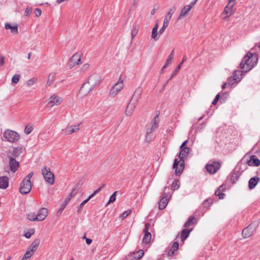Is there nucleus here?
Returning a JSON list of instances; mask_svg holds the SVG:
<instances>
[{
  "mask_svg": "<svg viewBox=\"0 0 260 260\" xmlns=\"http://www.w3.org/2000/svg\"><path fill=\"white\" fill-rule=\"evenodd\" d=\"M181 151L179 153V160L178 158H175L173 165V169L175 170V174L177 176L180 175L184 168V158L191 151L190 148L183 147L180 148Z\"/></svg>",
  "mask_w": 260,
  "mask_h": 260,
  "instance_id": "1",
  "label": "nucleus"
},
{
  "mask_svg": "<svg viewBox=\"0 0 260 260\" xmlns=\"http://www.w3.org/2000/svg\"><path fill=\"white\" fill-rule=\"evenodd\" d=\"M257 55L248 52L243 58L240 63V68L243 69V72L247 73L251 70L256 63Z\"/></svg>",
  "mask_w": 260,
  "mask_h": 260,
  "instance_id": "2",
  "label": "nucleus"
},
{
  "mask_svg": "<svg viewBox=\"0 0 260 260\" xmlns=\"http://www.w3.org/2000/svg\"><path fill=\"white\" fill-rule=\"evenodd\" d=\"M258 226L257 221H253L251 222L248 226L245 228L242 232V236L244 238L250 237L253 233L256 230Z\"/></svg>",
  "mask_w": 260,
  "mask_h": 260,
  "instance_id": "3",
  "label": "nucleus"
},
{
  "mask_svg": "<svg viewBox=\"0 0 260 260\" xmlns=\"http://www.w3.org/2000/svg\"><path fill=\"white\" fill-rule=\"evenodd\" d=\"M5 139L10 142L15 143L20 139L19 135L15 131L7 129L4 133Z\"/></svg>",
  "mask_w": 260,
  "mask_h": 260,
  "instance_id": "4",
  "label": "nucleus"
},
{
  "mask_svg": "<svg viewBox=\"0 0 260 260\" xmlns=\"http://www.w3.org/2000/svg\"><path fill=\"white\" fill-rule=\"evenodd\" d=\"M42 174L46 182L50 184L54 182V175L51 172L49 168L45 167L42 170Z\"/></svg>",
  "mask_w": 260,
  "mask_h": 260,
  "instance_id": "5",
  "label": "nucleus"
},
{
  "mask_svg": "<svg viewBox=\"0 0 260 260\" xmlns=\"http://www.w3.org/2000/svg\"><path fill=\"white\" fill-rule=\"evenodd\" d=\"M167 188L166 187L159 201L158 208L160 210L164 209L168 203L170 195L167 192Z\"/></svg>",
  "mask_w": 260,
  "mask_h": 260,
  "instance_id": "6",
  "label": "nucleus"
},
{
  "mask_svg": "<svg viewBox=\"0 0 260 260\" xmlns=\"http://www.w3.org/2000/svg\"><path fill=\"white\" fill-rule=\"evenodd\" d=\"M31 189V182L23 179L22 182L20 184L19 192L22 194H26L29 193Z\"/></svg>",
  "mask_w": 260,
  "mask_h": 260,
  "instance_id": "7",
  "label": "nucleus"
},
{
  "mask_svg": "<svg viewBox=\"0 0 260 260\" xmlns=\"http://www.w3.org/2000/svg\"><path fill=\"white\" fill-rule=\"evenodd\" d=\"M101 80L102 79L101 76L98 74H93L89 76L88 79V81L94 88L100 85Z\"/></svg>",
  "mask_w": 260,
  "mask_h": 260,
  "instance_id": "8",
  "label": "nucleus"
},
{
  "mask_svg": "<svg viewBox=\"0 0 260 260\" xmlns=\"http://www.w3.org/2000/svg\"><path fill=\"white\" fill-rule=\"evenodd\" d=\"M120 79H119V81H118L116 83H115L114 86L111 88L110 91V94L112 96H114L120 92L121 89L123 87V84L122 80L120 81Z\"/></svg>",
  "mask_w": 260,
  "mask_h": 260,
  "instance_id": "9",
  "label": "nucleus"
},
{
  "mask_svg": "<svg viewBox=\"0 0 260 260\" xmlns=\"http://www.w3.org/2000/svg\"><path fill=\"white\" fill-rule=\"evenodd\" d=\"M206 169L210 174L215 173L220 168V164L219 162L214 161L212 164H207Z\"/></svg>",
  "mask_w": 260,
  "mask_h": 260,
  "instance_id": "10",
  "label": "nucleus"
},
{
  "mask_svg": "<svg viewBox=\"0 0 260 260\" xmlns=\"http://www.w3.org/2000/svg\"><path fill=\"white\" fill-rule=\"evenodd\" d=\"M62 99L59 96L53 94L51 95L48 100V104L50 105L52 107L53 106H58L62 103Z\"/></svg>",
  "mask_w": 260,
  "mask_h": 260,
  "instance_id": "11",
  "label": "nucleus"
},
{
  "mask_svg": "<svg viewBox=\"0 0 260 260\" xmlns=\"http://www.w3.org/2000/svg\"><path fill=\"white\" fill-rule=\"evenodd\" d=\"M93 89V87L90 85L87 80L80 88V92L82 93L84 95H86L91 92Z\"/></svg>",
  "mask_w": 260,
  "mask_h": 260,
  "instance_id": "12",
  "label": "nucleus"
},
{
  "mask_svg": "<svg viewBox=\"0 0 260 260\" xmlns=\"http://www.w3.org/2000/svg\"><path fill=\"white\" fill-rule=\"evenodd\" d=\"M142 91V88L140 86L138 87L135 90L130 101L137 104L140 100Z\"/></svg>",
  "mask_w": 260,
  "mask_h": 260,
  "instance_id": "13",
  "label": "nucleus"
},
{
  "mask_svg": "<svg viewBox=\"0 0 260 260\" xmlns=\"http://www.w3.org/2000/svg\"><path fill=\"white\" fill-rule=\"evenodd\" d=\"M243 71H235L234 72L233 76L230 79L228 84L230 85H233L235 83H237L238 81L241 80L240 76L242 75Z\"/></svg>",
  "mask_w": 260,
  "mask_h": 260,
  "instance_id": "14",
  "label": "nucleus"
},
{
  "mask_svg": "<svg viewBox=\"0 0 260 260\" xmlns=\"http://www.w3.org/2000/svg\"><path fill=\"white\" fill-rule=\"evenodd\" d=\"M9 165L10 170L13 173L16 172L20 166L19 162L12 157L9 159Z\"/></svg>",
  "mask_w": 260,
  "mask_h": 260,
  "instance_id": "15",
  "label": "nucleus"
},
{
  "mask_svg": "<svg viewBox=\"0 0 260 260\" xmlns=\"http://www.w3.org/2000/svg\"><path fill=\"white\" fill-rule=\"evenodd\" d=\"M48 214V210L45 208H42L40 209L37 214V217L38 218V221L44 220Z\"/></svg>",
  "mask_w": 260,
  "mask_h": 260,
  "instance_id": "16",
  "label": "nucleus"
},
{
  "mask_svg": "<svg viewBox=\"0 0 260 260\" xmlns=\"http://www.w3.org/2000/svg\"><path fill=\"white\" fill-rule=\"evenodd\" d=\"M137 105V104L129 101L125 111V114L127 116H130L132 115Z\"/></svg>",
  "mask_w": 260,
  "mask_h": 260,
  "instance_id": "17",
  "label": "nucleus"
},
{
  "mask_svg": "<svg viewBox=\"0 0 260 260\" xmlns=\"http://www.w3.org/2000/svg\"><path fill=\"white\" fill-rule=\"evenodd\" d=\"M247 164L249 166L258 167L260 165V160L255 155L250 156V159L247 161Z\"/></svg>",
  "mask_w": 260,
  "mask_h": 260,
  "instance_id": "18",
  "label": "nucleus"
},
{
  "mask_svg": "<svg viewBox=\"0 0 260 260\" xmlns=\"http://www.w3.org/2000/svg\"><path fill=\"white\" fill-rule=\"evenodd\" d=\"M9 179L7 176L0 177V188L6 189L9 186Z\"/></svg>",
  "mask_w": 260,
  "mask_h": 260,
  "instance_id": "19",
  "label": "nucleus"
},
{
  "mask_svg": "<svg viewBox=\"0 0 260 260\" xmlns=\"http://www.w3.org/2000/svg\"><path fill=\"white\" fill-rule=\"evenodd\" d=\"M260 178L258 176L252 177L249 181L248 186L250 189L254 188L258 182L259 181Z\"/></svg>",
  "mask_w": 260,
  "mask_h": 260,
  "instance_id": "20",
  "label": "nucleus"
},
{
  "mask_svg": "<svg viewBox=\"0 0 260 260\" xmlns=\"http://www.w3.org/2000/svg\"><path fill=\"white\" fill-rule=\"evenodd\" d=\"M158 25V22H156L152 29L151 34V38L155 41L159 39V35H160L158 34V32H157Z\"/></svg>",
  "mask_w": 260,
  "mask_h": 260,
  "instance_id": "21",
  "label": "nucleus"
},
{
  "mask_svg": "<svg viewBox=\"0 0 260 260\" xmlns=\"http://www.w3.org/2000/svg\"><path fill=\"white\" fill-rule=\"evenodd\" d=\"M79 124L75 125L74 127L68 126L65 129V134L66 135H71L74 133L77 132L79 130Z\"/></svg>",
  "mask_w": 260,
  "mask_h": 260,
  "instance_id": "22",
  "label": "nucleus"
},
{
  "mask_svg": "<svg viewBox=\"0 0 260 260\" xmlns=\"http://www.w3.org/2000/svg\"><path fill=\"white\" fill-rule=\"evenodd\" d=\"M191 9V6H185L181 10L180 14L178 18V20L181 19L184 17L188 12Z\"/></svg>",
  "mask_w": 260,
  "mask_h": 260,
  "instance_id": "23",
  "label": "nucleus"
},
{
  "mask_svg": "<svg viewBox=\"0 0 260 260\" xmlns=\"http://www.w3.org/2000/svg\"><path fill=\"white\" fill-rule=\"evenodd\" d=\"M5 28L6 29H11V32L14 34H17L18 32V25L16 24L12 26L10 23H6L5 24Z\"/></svg>",
  "mask_w": 260,
  "mask_h": 260,
  "instance_id": "24",
  "label": "nucleus"
},
{
  "mask_svg": "<svg viewBox=\"0 0 260 260\" xmlns=\"http://www.w3.org/2000/svg\"><path fill=\"white\" fill-rule=\"evenodd\" d=\"M159 123L158 114H156L151 123V130L154 131L157 128Z\"/></svg>",
  "mask_w": 260,
  "mask_h": 260,
  "instance_id": "25",
  "label": "nucleus"
},
{
  "mask_svg": "<svg viewBox=\"0 0 260 260\" xmlns=\"http://www.w3.org/2000/svg\"><path fill=\"white\" fill-rule=\"evenodd\" d=\"M81 58L80 55L75 54L70 59V62L73 63V66L78 65L80 63Z\"/></svg>",
  "mask_w": 260,
  "mask_h": 260,
  "instance_id": "26",
  "label": "nucleus"
},
{
  "mask_svg": "<svg viewBox=\"0 0 260 260\" xmlns=\"http://www.w3.org/2000/svg\"><path fill=\"white\" fill-rule=\"evenodd\" d=\"M186 58L185 57H184L182 61L177 66L176 68L175 69V71L173 72L172 75H171V77L170 78L169 80H170L174 76H175L179 71L181 66L183 63V62L186 60Z\"/></svg>",
  "mask_w": 260,
  "mask_h": 260,
  "instance_id": "27",
  "label": "nucleus"
},
{
  "mask_svg": "<svg viewBox=\"0 0 260 260\" xmlns=\"http://www.w3.org/2000/svg\"><path fill=\"white\" fill-rule=\"evenodd\" d=\"M192 229H184L181 231V241H183L186 239L189 236V233L191 232Z\"/></svg>",
  "mask_w": 260,
  "mask_h": 260,
  "instance_id": "28",
  "label": "nucleus"
},
{
  "mask_svg": "<svg viewBox=\"0 0 260 260\" xmlns=\"http://www.w3.org/2000/svg\"><path fill=\"white\" fill-rule=\"evenodd\" d=\"M170 20L167 18H165L162 27L159 30L158 34L161 35L163 34L166 28L168 26Z\"/></svg>",
  "mask_w": 260,
  "mask_h": 260,
  "instance_id": "29",
  "label": "nucleus"
},
{
  "mask_svg": "<svg viewBox=\"0 0 260 260\" xmlns=\"http://www.w3.org/2000/svg\"><path fill=\"white\" fill-rule=\"evenodd\" d=\"M144 236L143 238V243L145 244H148L151 239V234L150 232H144Z\"/></svg>",
  "mask_w": 260,
  "mask_h": 260,
  "instance_id": "30",
  "label": "nucleus"
},
{
  "mask_svg": "<svg viewBox=\"0 0 260 260\" xmlns=\"http://www.w3.org/2000/svg\"><path fill=\"white\" fill-rule=\"evenodd\" d=\"M176 10V7L175 6H172L169 10L165 18H167L168 20H170L171 19L173 14Z\"/></svg>",
  "mask_w": 260,
  "mask_h": 260,
  "instance_id": "31",
  "label": "nucleus"
},
{
  "mask_svg": "<svg viewBox=\"0 0 260 260\" xmlns=\"http://www.w3.org/2000/svg\"><path fill=\"white\" fill-rule=\"evenodd\" d=\"M139 29V26L138 24H135L133 26L131 30L132 39H133L137 34Z\"/></svg>",
  "mask_w": 260,
  "mask_h": 260,
  "instance_id": "32",
  "label": "nucleus"
},
{
  "mask_svg": "<svg viewBox=\"0 0 260 260\" xmlns=\"http://www.w3.org/2000/svg\"><path fill=\"white\" fill-rule=\"evenodd\" d=\"M174 50H173L172 51V52H171V53L170 54L168 58L166 60L165 66L162 67V68L161 69L162 70H164V69H165L167 66H168L169 64H170L171 63V61L173 59V58L174 57Z\"/></svg>",
  "mask_w": 260,
  "mask_h": 260,
  "instance_id": "33",
  "label": "nucleus"
},
{
  "mask_svg": "<svg viewBox=\"0 0 260 260\" xmlns=\"http://www.w3.org/2000/svg\"><path fill=\"white\" fill-rule=\"evenodd\" d=\"M196 219L194 217L191 216L189 217V218L188 219L187 221L185 222L184 224V227L187 228L191 225L194 224V221L196 220Z\"/></svg>",
  "mask_w": 260,
  "mask_h": 260,
  "instance_id": "34",
  "label": "nucleus"
},
{
  "mask_svg": "<svg viewBox=\"0 0 260 260\" xmlns=\"http://www.w3.org/2000/svg\"><path fill=\"white\" fill-rule=\"evenodd\" d=\"M27 219L30 221H38V218L37 217V214L35 212H30L27 214Z\"/></svg>",
  "mask_w": 260,
  "mask_h": 260,
  "instance_id": "35",
  "label": "nucleus"
},
{
  "mask_svg": "<svg viewBox=\"0 0 260 260\" xmlns=\"http://www.w3.org/2000/svg\"><path fill=\"white\" fill-rule=\"evenodd\" d=\"M154 132V131L151 130V128H148L147 129L146 134V141L147 142H149L151 140L152 138V133Z\"/></svg>",
  "mask_w": 260,
  "mask_h": 260,
  "instance_id": "36",
  "label": "nucleus"
},
{
  "mask_svg": "<svg viewBox=\"0 0 260 260\" xmlns=\"http://www.w3.org/2000/svg\"><path fill=\"white\" fill-rule=\"evenodd\" d=\"M179 247V243L177 242H175L173 243L171 249L170 250V252H169V254H170V252H171L172 255H173L174 253V252L177 251Z\"/></svg>",
  "mask_w": 260,
  "mask_h": 260,
  "instance_id": "37",
  "label": "nucleus"
},
{
  "mask_svg": "<svg viewBox=\"0 0 260 260\" xmlns=\"http://www.w3.org/2000/svg\"><path fill=\"white\" fill-rule=\"evenodd\" d=\"M55 75L50 74L48 77V80L46 84V87L50 86L52 82L55 80Z\"/></svg>",
  "mask_w": 260,
  "mask_h": 260,
  "instance_id": "38",
  "label": "nucleus"
},
{
  "mask_svg": "<svg viewBox=\"0 0 260 260\" xmlns=\"http://www.w3.org/2000/svg\"><path fill=\"white\" fill-rule=\"evenodd\" d=\"M232 8H230L227 6L225 7L223 12L222 13V15L226 14V15L225 16V18L229 17L232 14Z\"/></svg>",
  "mask_w": 260,
  "mask_h": 260,
  "instance_id": "39",
  "label": "nucleus"
},
{
  "mask_svg": "<svg viewBox=\"0 0 260 260\" xmlns=\"http://www.w3.org/2000/svg\"><path fill=\"white\" fill-rule=\"evenodd\" d=\"M79 186L78 185H76L74 186V187L72 189L71 192L70 193L69 196L72 199L74 196H75L78 192L79 189Z\"/></svg>",
  "mask_w": 260,
  "mask_h": 260,
  "instance_id": "40",
  "label": "nucleus"
},
{
  "mask_svg": "<svg viewBox=\"0 0 260 260\" xmlns=\"http://www.w3.org/2000/svg\"><path fill=\"white\" fill-rule=\"evenodd\" d=\"M180 181L178 180H175L172 184V189L173 190L178 189L180 186Z\"/></svg>",
  "mask_w": 260,
  "mask_h": 260,
  "instance_id": "41",
  "label": "nucleus"
},
{
  "mask_svg": "<svg viewBox=\"0 0 260 260\" xmlns=\"http://www.w3.org/2000/svg\"><path fill=\"white\" fill-rule=\"evenodd\" d=\"M223 189V186H220L218 190H217L215 192V194L217 196H218L219 198L220 199H223L224 198V196H225V194L223 193H220V192H218V191L219 190H222Z\"/></svg>",
  "mask_w": 260,
  "mask_h": 260,
  "instance_id": "42",
  "label": "nucleus"
},
{
  "mask_svg": "<svg viewBox=\"0 0 260 260\" xmlns=\"http://www.w3.org/2000/svg\"><path fill=\"white\" fill-rule=\"evenodd\" d=\"M21 152H22V148L17 147V148H14L12 154L14 157H17L20 155Z\"/></svg>",
  "mask_w": 260,
  "mask_h": 260,
  "instance_id": "43",
  "label": "nucleus"
},
{
  "mask_svg": "<svg viewBox=\"0 0 260 260\" xmlns=\"http://www.w3.org/2000/svg\"><path fill=\"white\" fill-rule=\"evenodd\" d=\"M213 201L211 199H208L203 203L204 207L209 208V207L212 204Z\"/></svg>",
  "mask_w": 260,
  "mask_h": 260,
  "instance_id": "44",
  "label": "nucleus"
},
{
  "mask_svg": "<svg viewBox=\"0 0 260 260\" xmlns=\"http://www.w3.org/2000/svg\"><path fill=\"white\" fill-rule=\"evenodd\" d=\"M20 77V74H15L12 78V82L17 84L19 81Z\"/></svg>",
  "mask_w": 260,
  "mask_h": 260,
  "instance_id": "45",
  "label": "nucleus"
},
{
  "mask_svg": "<svg viewBox=\"0 0 260 260\" xmlns=\"http://www.w3.org/2000/svg\"><path fill=\"white\" fill-rule=\"evenodd\" d=\"M90 199V198H89V197L86 200H85L84 201H83L81 204L80 205H79V206L78 207V210H77V212L78 213H80L81 212V211L83 207V206L86 204L87 203L88 201Z\"/></svg>",
  "mask_w": 260,
  "mask_h": 260,
  "instance_id": "46",
  "label": "nucleus"
},
{
  "mask_svg": "<svg viewBox=\"0 0 260 260\" xmlns=\"http://www.w3.org/2000/svg\"><path fill=\"white\" fill-rule=\"evenodd\" d=\"M106 184H104L102 186L99 187L97 189H96L90 196L89 198H92L95 195H96L98 193L101 191L103 187L105 186Z\"/></svg>",
  "mask_w": 260,
  "mask_h": 260,
  "instance_id": "47",
  "label": "nucleus"
},
{
  "mask_svg": "<svg viewBox=\"0 0 260 260\" xmlns=\"http://www.w3.org/2000/svg\"><path fill=\"white\" fill-rule=\"evenodd\" d=\"M37 78H35V77L32 78L27 81L26 85L28 86H30L32 85L33 84H34L35 83H36L37 82Z\"/></svg>",
  "mask_w": 260,
  "mask_h": 260,
  "instance_id": "48",
  "label": "nucleus"
},
{
  "mask_svg": "<svg viewBox=\"0 0 260 260\" xmlns=\"http://www.w3.org/2000/svg\"><path fill=\"white\" fill-rule=\"evenodd\" d=\"M239 176L236 173H233L231 177V181L233 183H235L238 180Z\"/></svg>",
  "mask_w": 260,
  "mask_h": 260,
  "instance_id": "49",
  "label": "nucleus"
},
{
  "mask_svg": "<svg viewBox=\"0 0 260 260\" xmlns=\"http://www.w3.org/2000/svg\"><path fill=\"white\" fill-rule=\"evenodd\" d=\"M117 191H115L110 197L109 198V200L107 203V205L114 202L116 200V194Z\"/></svg>",
  "mask_w": 260,
  "mask_h": 260,
  "instance_id": "50",
  "label": "nucleus"
},
{
  "mask_svg": "<svg viewBox=\"0 0 260 260\" xmlns=\"http://www.w3.org/2000/svg\"><path fill=\"white\" fill-rule=\"evenodd\" d=\"M66 206H67V205L62 203L61 204L59 209L57 211V213H56L57 215H60L61 213H62V211L64 210V209L66 208Z\"/></svg>",
  "mask_w": 260,
  "mask_h": 260,
  "instance_id": "51",
  "label": "nucleus"
},
{
  "mask_svg": "<svg viewBox=\"0 0 260 260\" xmlns=\"http://www.w3.org/2000/svg\"><path fill=\"white\" fill-rule=\"evenodd\" d=\"M131 213V210L124 211L121 215L120 218L123 220L125 218Z\"/></svg>",
  "mask_w": 260,
  "mask_h": 260,
  "instance_id": "52",
  "label": "nucleus"
},
{
  "mask_svg": "<svg viewBox=\"0 0 260 260\" xmlns=\"http://www.w3.org/2000/svg\"><path fill=\"white\" fill-rule=\"evenodd\" d=\"M33 127L31 126L26 125L25 127L24 133L26 135L29 134L32 131Z\"/></svg>",
  "mask_w": 260,
  "mask_h": 260,
  "instance_id": "53",
  "label": "nucleus"
},
{
  "mask_svg": "<svg viewBox=\"0 0 260 260\" xmlns=\"http://www.w3.org/2000/svg\"><path fill=\"white\" fill-rule=\"evenodd\" d=\"M34 234V229H31L30 231H28L27 232H26L24 236L25 237L28 239L32 235H33Z\"/></svg>",
  "mask_w": 260,
  "mask_h": 260,
  "instance_id": "54",
  "label": "nucleus"
},
{
  "mask_svg": "<svg viewBox=\"0 0 260 260\" xmlns=\"http://www.w3.org/2000/svg\"><path fill=\"white\" fill-rule=\"evenodd\" d=\"M34 254V253L32 251L29 249H27L24 255L27 256V258H30Z\"/></svg>",
  "mask_w": 260,
  "mask_h": 260,
  "instance_id": "55",
  "label": "nucleus"
},
{
  "mask_svg": "<svg viewBox=\"0 0 260 260\" xmlns=\"http://www.w3.org/2000/svg\"><path fill=\"white\" fill-rule=\"evenodd\" d=\"M40 243V240L38 239H35L31 244L32 246H36L38 248Z\"/></svg>",
  "mask_w": 260,
  "mask_h": 260,
  "instance_id": "56",
  "label": "nucleus"
},
{
  "mask_svg": "<svg viewBox=\"0 0 260 260\" xmlns=\"http://www.w3.org/2000/svg\"><path fill=\"white\" fill-rule=\"evenodd\" d=\"M33 175H34V173L33 172H31L28 175H27L24 178V179L27 180L29 182H30V178L32 177Z\"/></svg>",
  "mask_w": 260,
  "mask_h": 260,
  "instance_id": "57",
  "label": "nucleus"
},
{
  "mask_svg": "<svg viewBox=\"0 0 260 260\" xmlns=\"http://www.w3.org/2000/svg\"><path fill=\"white\" fill-rule=\"evenodd\" d=\"M219 97H220L219 94H218L216 95L214 100H213V101L212 102V103L213 105H215L217 104V102L219 100Z\"/></svg>",
  "mask_w": 260,
  "mask_h": 260,
  "instance_id": "58",
  "label": "nucleus"
},
{
  "mask_svg": "<svg viewBox=\"0 0 260 260\" xmlns=\"http://www.w3.org/2000/svg\"><path fill=\"white\" fill-rule=\"evenodd\" d=\"M35 14L37 17H39L41 15L42 11L40 9L37 8L35 9Z\"/></svg>",
  "mask_w": 260,
  "mask_h": 260,
  "instance_id": "59",
  "label": "nucleus"
},
{
  "mask_svg": "<svg viewBox=\"0 0 260 260\" xmlns=\"http://www.w3.org/2000/svg\"><path fill=\"white\" fill-rule=\"evenodd\" d=\"M151 225L149 223H146L145 225V228L143 230V232H149L148 230Z\"/></svg>",
  "mask_w": 260,
  "mask_h": 260,
  "instance_id": "60",
  "label": "nucleus"
},
{
  "mask_svg": "<svg viewBox=\"0 0 260 260\" xmlns=\"http://www.w3.org/2000/svg\"><path fill=\"white\" fill-rule=\"evenodd\" d=\"M31 12V8L30 7H27L26 8L25 11V16H28L30 14Z\"/></svg>",
  "mask_w": 260,
  "mask_h": 260,
  "instance_id": "61",
  "label": "nucleus"
},
{
  "mask_svg": "<svg viewBox=\"0 0 260 260\" xmlns=\"http://www.w3.org/2000/svg\"><path fill=\"white\" fill-rule=\"evenodd\" d=\"M5 57L3 55L0 56V66H3L5 63Z\"/></svg>",
  "mask_w": 260,
  "mask_h": 260,
  "instance_id": "62",
  "label": "nucleus"
},
{
  "mask_svg": "<svg viewBox=\"0 0 260 260\" xmlns=\"http://www.w3.org/2000/svg\"><path fill=\"white\" fill-rule=\"evenodd\" d=\"M137 254H138V258L140 259L144 254V251L142 250H141L137 252Z\"/></svg>",
  "mask_w": 260,
  "mask_h": 260,
  "instance_id": "63",
  "label": "nucleus"
},
{
  "mask_svg": "<svg viewBox=\"0 0 260 260\" xmlns=\"http://www.w3.org/2000/svg\"><path fill=\"white\" fill-rule=\"evenodd\" d=\"M37 248H38L36 247V246H32L31 245H30V246L28 247V249H29L30 250L32 251L34 253H35V251L37 250Z\"/></svg>",
  "mask_w": 260,
  "mask_h": 260,
  "instance_id": "64",
  "label": "nucleus"
}]
</instances>
